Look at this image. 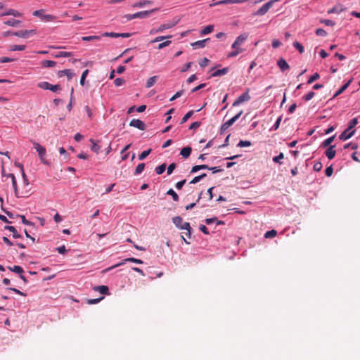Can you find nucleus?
Segmentation results:
<instances>
[{
	"label": "nucleus",
	"instance_id": "f257e3e1",
	"mask_svg": "<svg viewBox=\"0 0 360 360\" xmlns=\"http://www.w3.org/2000/svg\"><path fill=\"white\" fill-rule=\"evenodd\" d=\"M248 38V33H243L239 35L235 41L231 45V48L233 49V51L228 54L229 58H233L238 56L239 53H242L244 50L240 47Z\"/></svg>",
	"mask_w": 360,
	"mask_h": 360
},
{
	"label": "nucleus",
	"instance_id": "f03ea898",
	"mask_svg": "<svg viewBox=\"0 0 360 360\" xmlns=\"http://www.w3.org/2000/svg\"><path fill=\"white\" fill-rule=\"evenodd\" d=\"M157 9H152L150 11H140L137 12L134 14H127L124 15V18L127 20H131L134 18H146L149 17L150 14L155 12Z\"/></svg>",
	"mask_w": 360,
	"mask_h": 360
},
{
	"label": "nucleus",
	"instance_id": "7ed1b4c3",
	"mask_svg": "<svg viewBox=\"0 0 360 360\" xmlns=\"http://www.w3.org/2000/svg\"><path fill=\"white\" fill-rule=\"evenodd\" d=\"M32 143H33L34 148L36 149V150L37 151V153L39 154L41 162L44 165H49V162L45 158V155H46V148L36 141H33Z\"/></svg>",
	"mask_w": 360,
	"mask_h": 360
},
{
	"label": "nucleus",
	"instance_id": "20e7f679",
	"mask_svg": "<svg viewBox=\"0 0 360 360\" xmlns=\"http://www.w3.org/2000/svg\"><path fill=\"white\" fill-rule=\"evenodd\" d=\"M44 10H37L33 12V15L39 17L42 20L50 22L56 20V16L50 14H44Z\"/></svg>",
	"mask_w": 360,
	"mask_h": 360
},
{
	"label": "nucleus",
	"instance_id": "39448f33",
	"mask_svg": "<svg viewBox=\"0 0 360 360\" xmlns=\"http://www.w3.org/2000/svg\"><path fill=\"white\" fill-rule=\"evenodd\" d=\"M172 221L175 226L179 229H191L190 224L188 222L183 223V219L181 217L176 216L172 218Z\"/></svg>",
	"mask_w": 360,
	"mask_h": 360
},
{
	"label": "nucleus",
	"instance_id": "423d86ee",
	"mask_svg": "<svg viewBox=\"0 0 360 360\" xmlns=\"http://www.w3.org/2000/svg\"><path fill=\"white\" fill-rule=\"evenodd\" d=\"M38 86L43 89L51 90L53 92H56L61 89V86L59 84L53 85L47 82H42L38 84Z\"/></svg>",
	"mask_w": 360,
	"mask_h": 360
},
{
	"label": "nucleus",
	"instance_id": "0eeeda50",
	"mask_svg": "<svg viewBox=\"0 0 360 360\" xmlns=\"http://www.w3.org/2000/svg\"><path fill=\"white\" fill-rule=\"evenodd\" d=\"M176 22H169L161 25L158 28H153L150 30V34H155L159 32H163L165 30L170 29L173 27Z\"/></svg>",
	"mask_w": 360,
	"mask_h": 360
},
{
	"label": "nucleus",
	"instance_id": "6e6552de",
	"mask_svg": "<svg viewBox=\"0 0 360 360\" xmlns=\"http://www.w3.org/2000/svg\"><path fill=\"white\" fill-rule=\"evenodd\" d=\"M278 0H270L265 4H264L256 13L255 15H263L268 12V11L272 7L273 4Z\"/></svg>",
	"mask_w": 360,
	"mask_h": 360
},
{
	"label": "nucleus",
	"instance_id": "1a4fd4ad",
	"mask_svg": "<svg viewBox=\"0 0 360 360\" xmlns=\"http://www.w3.org/2000/svg\"><path fill=\"white\" fill-rule=\"evenodd\" d=\"M129 126L137 128L142 131L145 130L146 128L145 123L139 119L131 120V122H129Z\"/></svg>",
	"mask_w": 360,
	"mask_h": 360
},
{
	"label": "nucleus",
	"instance_id": "9d476101",
	"mask_svg": "<svg viewBox=\"0 0 360 360\" xmlns=\"http://www.w3.org/2000/svg\"><path fill=\"white\" fill-rule=\"evenodd\" d=\"M36 32L34 30H20L18 32H13L12 33V35L16 36L21 38H27L30 34H35Z\"/></svg>",
	"mask_w": 360,
	"mask_h": 360
},
{
	"label": "nucleus",
	"instance_id": "9b49d317",
	"mask_svg": "<svg viewBox=\"0 0 360 360\" xmlns=\"http://www.w3.org/2000/svg\"><path fill=\"white\" fill-rule=\"evenodd\" d=\"M250 99V96L248 94V91H246L241 94L233 103V106H236L240 105V103L248 101Z\"/></svg>",
	"mask_w": 360,
	"mask_h": 360
},
{
	"label": "nucleus",
	"instance_id": "f8f14e48",
	"mask_svg": "<svg viewBox=\"0 0 360 360\" xmlns=\"http://www.w3.org/2000/svg\"><path fill=\"white\" fill-rule=\"evenodd\" d=\"M7 176L10 177L12 180L11 184L14 190L15 195L16 198H23L25 197V195H20L18 190V186H17V181L15 177V175L13 174H8Z\"/></svg>",
	"mask_w": 360,
	"mask_h": 360
},
{
	"label": "nucleus",
	"instance_id": "ddd939ff",
	"mask_svg": "<svg viewBox=\"0 0 360 360\" xmlns=\"http://www.w3.org/2000/svg\"><path fill=\"white\" fill-rule=\"evenodd\" d=\"M126 262H133V263H136V264H143V261L141 259L134 258V257H129V258L124 259L122 262L112 266L108 269L110 270V269H112L117 266H120L124 264Z\"/></svg>",
	"mask_w": 360,
	"mask_h": 360
},
{
	"label": "nucleus",
	"instance_id": "4468645a",
	"mask_svg": "<svg viewBox=\"0 0 360 360\" xmlns=\"http://www.w3.org/2000/svg\"><path fill=\"white\" fill-rule=\"evenodd\" d=\"M74 75L73 72L71 70L67 69L63 70H60L58 72V77H62L63 76H67L68 80H70Z\"/></svg>",
	"mask_w": 360,
	"mask_h": 360
},
{
	"label": "nucleus",
	"instance_id": "2eb2a0df",
	"mask_svg": "<svg viewBox=\"0 0 360 360\" xmlns=\"http://www.w3.org/2000/svg\"><path fill=\"white\" fill-rule=\"evenodd\" d=\"M277 64L282 72L285 71L290 68L288 63L283 58H280Z\"/></svg>",
	"mask_w": 360,
	"mask_h": 360
},
{
	"label": "nucleus",
	"instance_id": "dca6fc26",
	"mask_svg": "<svg viewBox=\"0 0 360 360\" xmlns=\"http://www.w3.org/2000/svg\"><path fill=\"white\" fill-rule=\"evenodd\" d=\"M5 15H13L14 17H20L22 15V13L18 12L17 10L14 9H8L6 12L2 13L1 16H5Z\"/></svg>",
	"mask_w": 360,
	"mask_h": 360
},
{
	"label": "nucleus",
	"instance_id": "f3484780",
	"mask_svg": "<svg viewBox=\"0 0 360 360\" xmlns=\"http://www.w3.org/2000/svg\"><path fill=\"white\" fill-rule=\"evenodd\" d=\"M191 151H192L191 147H190V146L184 147L181 149V150L180 152V155L184 158H188L190 156Z\"/></svg>",
	"mask_w": 360,
	"mask_h": 360
},
{
	"label": "nucleus",
	"instance_id": "a211bd4d",
	"mask_svg": "<svg viewBox=\"0 0 360 360\" xmlns=\"http://www.w3.org/2000/svg\"><path fill=\"white\" fill-rule=\"evenodd\" d=\"M355 132V130H353L352 131H344L339 136L340 139L341 140H347L349 139V138H351L354 134Z\"/></svg>",
	"mask_w": 360,
	"mask_h": 360
},
{
	"label": "nucleus",
	"instance_id": "6ab92c4d",
	"mask_svg": "<svg viewBox=\"0 0 360 360\" xmlns=\"http://www.w3.org/2000/svg\"><path fill=\"white\" fill-rule=\"evenodd\" d=\"M95 291L99 292L103 295H106L108 293L109 289L106 285H98L94 288Z\"/></svg>",
	"mask_w": 360,
	"mask_h": 360
},
{
	"label": "nucleus",
	"instance_id": "aec40b11",
	"mask_svg": "<svg viewBox=\"0 0 360 360\" xmlns=\"http://www.w3.org/2000/svg\"><path fill=\"white\" fill-rule=\"evenodd\" d=\"M352 82V79H349L345 84H344L341 88H340L334 94L333 98H335L340 95L343 91H345L347 87L349 86V84Z\"/></svg>",
	"mask_w": 360,
	"mask_h": 360
},
{
	"label": "nucleus",
	"instance_id": "412c9836",
	"mask_svg": "<svg viewBox=\"0 0 360 360\" xmlns=\"http://www.w3.org/2000/svg\"><path fill=\"white\" fill-rule=\"evenodd\" d=\"M333 148L334 146H330L326 151V155L329 160H332L335 155L336 152Z\"/></svg>",
	"mask_w": 360,
	"mask_h": 360
},
{
	"label": "nucleus",
	"instance_id": "4be33fe9",
	"mask_svg": "<svg viewBox=\"0 0 360 360\" xmlns=\"http://www.w3.org/2000/svg\"><path fill=\"white\" fill-rule=\"evenodd\" d=\"M228 71H229L228 68H224L221 70H217L214 71L213 73H212L211 76L212 77H219V76L224 75L228 72Z\"/></svg>",
	"mask_w": 360,
	"mask_h": 360
},
{
	"label": "nucleus",
	"instance_id": "5701e85b",
	"mask_svg": "<svg viewBox=\"0 0 360 360\" xmlns=\"http://www.w3.org/2000/svg\"><path fill=\"white\" fill-rule=\"evenodd\" d=\"M5 229H7L12 232L14 238H21V236L18 233L15 228L13 226H6Z\"/></svg>",
	"mask_w": 360,
	"mask_h": 360
},
{
	"label": "nucleus",
	"instance_id": "b1692460",
	"mask_svg": "<svg viewBox=\"0 0 360 360\" xmlns=\"http://www.w3.org/2000/svg\"><path fill=\"white\" fill-rule=\"evenodd\" d=\"M209 39H203V40H199L194 43L191 44V46L195 49L197 48H202L205 46V43L207 41H208Z\"/></svg>",
	"mask_w": 360,
	"mask_h": 360
},
{
	"label": "nucleus",
	"instance_id": "393cba45",
	"mask_svg": "<svg viewBox=\"0 0 360 360\" xmlns=\"http://www.w3.org/2000/svg\"><path fill=\"white\" fill-rule=\"evenodd\" d=\"M21 23V21L15 19H11L4 22V24L11 27H18Z\"/></svg>",
	"mask_w": 360,
	"mask_h": 360
},
{
	"label": "nucleus",
	"instance_id": "a878e982",
	"mask_svg": "<svg viewBox=\"0 0 360 360\" xmlns=\"http://www.w3.org/2000/svg\"><path fill=\"white\" fill-rule=\"evenodd\" d=\"M56 65V62L53 60H44L41 61V66L44 68H53Z\"/></svg>",
	"mask_w": 360,
	"mask_h": 360
},
{
	"label": "nucleus",
	"instance_id": "bb28decb",
	"mask_svg": "<svg viewBox=\"0 0 360 360\" xmlns=\"http://www.w3.org/2000/svg\"><path fill=\"white\" fill-rule=\"evenodd\" d=\"M243 114V110H240L237 115L226 122V124L231 127Z\"/></svg>",
	"mask_w": 360,
	"mask_h": 360
},
{
	"label": "nucleus",
	"instance_id": "cd10ccee",
	"mask_svg": "<svg viewBox=\"0 0 360 360\" xmlns=\"http://www.w3.org/2000/svg\"><path fill=\"white\" fill-rule=\"evenodd\" d=\"M151 4H152V1H150L143 0V1H140L139 2L135 3L134 4H133L132 6L134 8H136V7L141 8V7L146 6V5H149Z\"/></svg>",
	"mask_w": 360,
	"mask_h": 360
},
{
	"label": "nucleus",
	"instance_id": "c85d7f7f",
	"mask_svg": "<svg viewBox=\"0 0 360 360\" xmlns=\"http://www.w3.org/2000/svg\"><path fill=\"white\" fill-rule=\"evenodd\" d=\"M8 269L11 271L19 274V276L24 273L23 269L20 266H13V267L8 266Z\"/></svg>",
	"mask_w": 360,
	"mask_h": 360
},
{
	"label": "nucleus",
	"instance_id": "c756f323",
	"mask_svg": "<svg viewBox=\"0 0 360 360\" xmlns=\"http://www.w3.org/2000/svg\"><path fill=\"white\" fill-rule=\"evenodd\" d=\"M167 194L169 195H171L172 197V199L175 202H178L179 200V195L176 194V193L172 189L170 188L167 191Z\"/></svg>",
	"mask_w": 360,
	"mask_h": 360
},
{
	"label": "nucleus",
	"instance_id": "7c9ffc66",
	"mask_svg": "<svg viewBox=\"0 0 360 360\" xmlns=\"http://www.w3.org/2000/svg\"><path fill=\"white\" fill-rule=\"evenodd\" d=\"M207 168H209V167L207 165H195L192 167L191 173L197 172L198 171H199L200 169H205Z\"/></svg>",
	"mask_w": 360,
	"mask_h": 360
},
{
	"label": "nucleus",
	"instance_id": "2f4dec72",
	"mask_svg": "<svg viewBox=\"0 0 360 360\" xmlns=\"http://www.w3.org/2000/svg\"><path fill=\"white\" fill-rule=\"evenodd\" d=\"M102 36L98 35H94V36H86V37H82V41H94V40H100Z\"/></svg>",
	"mask_w": 360,
	"mask_h": 360
},
{
	"label": "nucleus",
	"instance_id": "473e14b6",
	"mask_svg": "<svg viewBox=\"0 0 360 360\" xmlns=\"http://www.w3.org/2000/svg\"><path fill=\"white\" fill-rule=\"evenodd\" d=\"M157 80V76H153L150 77L146 82V88H150L154 85V84L156 82Z\"/></svg>",
	"mask_w": 360,
	"mask_h": 360
},
{
	"label": "nucleus",
	"instance_id": "72a5a7b5",
	"mask_svg": "<svg viewBox=\"0 0 360 360\" xmlns=\"http://www.w3.org/2000/svg\"><path fill=\"white\" fill-rule=\"evenodd\" d=\"M213 29H214V26L213 25H207L206 27H205L202 30H201V34H210V32H212L213 31Z\"/></svg>",
	"mask_w": 360,
	"mask_h": 360
},
{
	"label": "nucleus",
	"instance_id": "f704fd0d",
	"mask_svg": "<svg viewBox=\"0 0 360 360\" xmlns=\"http://www.w3.org/2000/svg\"><path fill=\"white\" fill-rule=\"evenodd\" d=\"M335 136H333L331 137H329L328 139L324 140L323 143H321V146L323 148H326L330 145V143L334 141Z\"/></svg>",
	"mask_w": 360,
	"mask_h": 360
},
{
	"label": "nucleus",
	"instance_id": "c9c22d12",
	"mask_svg": "<svg viewBox=\"0 0 360 360\" xmlns=\"http://www.w3.org/2000/svg\"><path fill=\"white\" fill-rule=\"evenodd\" d=\"M276 235H277V231L276 230L273 229V230L266 231L264 234V237L266 238H271L275 237Z\"/></svg>",
	"mask_w": 360,
	"mask_h": 360
},
{
	"label": "nucleus",
	"instance_id": "e433bc0d",
	"mask_svg": "<svg viewBox=\"0 0 360 360\" xmlns=\"http://www.w3.org/2000/svg\"><path fill=\"white\" fill-rule=\"evenodd\" d=\"M165 169H166V164L163 163L161 165H160L155 168V172L158 174H162L165 172Z\"/></svg>",
	"mask_w": 360,
	"mask_h": 360
},
{
	"label": "nucleus",
	"instance_id": "4c0bfd02",
	"mask_svg": "<svg viewBox=\"0 0 360 360\" xmlns=\"http://www.w3.org/2000/svg\"><path fill=\"white\" fill-rule=\"evenodd\" d=\"M194 113L193 110L188 111L182 118L181 124L185 123Z\"/></svg>",
	"mask_w": 360,
	"mask_h": 360
},
{
	"label": "nucleus",
	"instance_id": "58836bf2",
	"mask_svg": "<svg viewBox=\"0 0 360 360\" xmlns=\"http://www.w3.org/2000/svg\"><path fill=\"white\" fill-rule=\"evenodd\" d=\"M91 142L92 143V146L91 147V149L98 153L101 149V147L92 139H91Z\"/></svg>",
	"mask_w": 360,
	"mask_h": 360
},
{
	"label": "nucleus",
	"instance_id": "ea45409f",
	"mask_svg": "<svg viewBox=\"0 0 360 360\" xmlns=\"http://www.w3.org/2000/svg\"><path fill=\"white\" fill-rule=\"evenodd\" d=\"M25 48L26 46L25 45H13L11 46L10 51H23Z\"/></svg>",
	"mask_w": 360,
	"mask_h": 360
},
{
	"label": "nucleus",
	"instance_id": "a19ab883",
	"mask_svg": "<svg viewBox=\"0 0 360 360\" xmlns=\"http://www.w3.org/2000/svg\"><path fill=\"white\" fill-rule=\"evenodd\" d=\"M151 149H148L147 150H144L139 155V159L140 160H142L143 159H145L150 153H151Z\"/></svg>",
	"mask_w": 360,
	"mask_h": 360
},
{
	"label": "nucleus",
	"instance_id": "79ce46f5",
	"mask_svg": "<svg viewBox=\"0 0 360 360\" xmlns=\"http://www.w3.org/2000/svg\"><path fill=\"white\" fill-rule=\"evenodd\" d=\"M144 168H145L144 163H141V164L138 165L136 168V170H135V174H141L143 172V170L144 169Z\"/></svg>",
	"mask_w": 360,
	"mask_h": 360
},
{
	"label": "nucleus",
	"instance_id": "37998d69",
	"mask_svg": "<svg viewBox=\"0 0 360 360\" xmlns=\"http://www.w3.org/2000/svg\"><path fill=\"white\" fill-rule=\"evenodd\" d=\"M172 35H168V36H159V37H157L155 39H153V41H151V43H155V42H158V41H160L165 39H170L172 38Z\"/></svg>",
	"mask_w": 360,
	"mask_h": 360
},
{
	"label": "nucleus",
	"instance_id": "c03bdc74",
	"mask_svg": "<svg viewBox=\"0 0 360 360\" xmlns=\"http://www.w3.org/2000/svg\"><path fill=\"white\" fill-rule=\"evenodd\" d=\"M293 46L295 49H297L299 51L300 53L304 52V47L300 43L295 41L293 43Z\"/></svg>",
	"mask_w": 360,
	"mask_h": 360
},
{
	"label": "nucleus",
	"instance_id": "a18cd8bd",
	"mask_svg": "<svg viewBox=\"0 0 360 360\" xmlns=\"http://www.w3.org/2000/svg\"><path fill=\"white\" fill-rule=\"evenodd\" d=\"M284 158V154L283 153H281L278 156L273 158V161L276 163L281 164V160Z\"/></svg>",
	"mask_w": 360,
	"mask_h": 360
},
{
	"label": "nucleus",
	"instance_id": "49530a36",
	"mask_svg": "<svg viewBox=\"0 0 360 360\" xmlns=\"http://www.w3.org/2000/svg\"><path fill=\"white\" fill-rule=\"evenodd\" d=\"M89 73V70H85L82 74V77H81V79H80V84L82 86H84V80L87 76Z\"/></svg>",
	"mask_w": 360,
	"mask_h": 360
},
{
	"label": "nucleus",
	"instance_id": "de8ad7c7",
	"mask_svg": "<svg viewBox=\"0 0 360 360\" xmlns=\"http://www.w3.org/2000/svg\"><path fill=\"white\" fill-rule=\"evenodd\" d=\"M315 95V93L313 92V91H309L308 92L306 95H304L303 96V99L305 101H308L309 100H311Z\"/></svg>",
	"mask_w": 360,
	"mask_h": 360
},
{
	"label": "nucleus",
	"instance_id": "09e8293b",
	"mask_svg": "<svg viewBox=\"0 0 360 360\" xmlns=\"http://www.w3.org/2000/svg\"><path fill=\"white\" fill-rule=\"evenodd\" d=\"M343 11L342 8H338L337 6H334L331 9L328 10V13H340Z\"/></svg>",
	"mask_w": 360,
	"mask_h": 360
},
{
	"label": "nucleus",
	"instance_id": "8fccbe9b",
	"mask_svg": "<svg viewBox=\"0 0 360 360\" xmlns=\"http://www.w3.org/2000/svg\"><path fill=\"white\" fill-rule=\"evenodd\" d=\"M319 77H320L318 73H315L312 76L310 77V78L308 79L307 83L311 84L314 82H315L316 80H317L318 79H319Z\"/></svg>",
	"mask_w": 360,
	"mask_h": 360
},
{
	"label": "nucleus",
	"instance_id": "3c124183",
	"mask_svg": "<svg viewBox=\"0 0 360 360\" xmlns=\"http://www.w3.org/2000/svg\"><path fill=\"white\" fill-rule=\"evenodd\" d=\"M102 37H114L117 38L119 37V33L115 32H104L101 35Z\"/></svg>",
	"mask_w": 360,
	"mask_h": 360
},
{
	"label": "nucleus",
	"instance_id": "603ef678",
	"mask_svg": "<svg viewBox=\"0 0 360 360\" xmlns=\"http://www.w3.org/2000/svg\"><path fill=\"white\" fill-rule=\"evenodd\" d=\"M251 146V142L250 141H240L238 143V147H248Z\"/></svg>",
	"mask_w": 360,
	"mask_h": 360
},
{
	"label": "nucleus",
	"instance_id": "864d4df0",
	"mask_svg": "<svg viewBox=\"0 0 360 360\" xmlns=\"http://www.w3.org/2000/svg\"><path fill=\"white\" fill-rule=\"evenodd\" d=\"M184 94V91L183 90H181V91H177L170 99L169 101H173L174 100H176V98L181 97Z\"/></svg>",
	"mask_w": 360,
	"mask_h": 360
},
{
	"label": "nucleus",
	"instance_id": "5fc2aeb1",
	"mask_svg": "<svg viewBox=\"0 0 360 360\" xmlns=\"http://www.w3.org/2000/svg\"><path fill=\"white\" fill-rule=\"evenodd\" d=\"M104 298V297H101L98 299H89L87 300V303L89 304H94L98 303L101 300H102Z\"/></svg>",
	"mask_w": 360,
	"mask_h": 360
},
{
	"label": "nucleus",
	"instance_id": "6e6d98bb",
	"mask_svg": "<svg viewBox=\"0 0 360 360\" xmlns=\"http://www.w3.org/2000/svg\"><path fill=\"white\" fill-rule=\"evenodd\" d=\"M209 62V59H207V58H204L200 61H199V65L201 68H205L208 65Z\"/></svg>",
	"mask_w": 360,
	"mask_h": 360
},
{
	"label": "nucleus",
	"instance_id": "4d7b16f0",
	"mask_svg": "<svg viewBox=\"0 0 360 360\" xmlns=\"http://www.w3.org/2000/svg\"><path fill=\"white\" fill-rule=\"evenodd\" d=\"M313 169L316 172H320L322 169V163L321 162H316L314 165Z\"/></svg>",
	"mask_w": 360,
	"mask_h": 360
},
{
	"label": "nucleus",
	"instance_id": "13d9d810",
	"mask_svg": "<svg viewBox=\"0 0 360 360\" xmlns=\"http://www.w3.org/2000/svg\"><path fill=\"white\" fill-rule=\"evenodd\" d=\"M316 35L321 37H326L327 35V32L323 29L321 28L317 29L316 30Z\"/></svg>",
	"mask_w": 360,
	"mask_h": 360
},
{
	"label": "nucleus",
	"instance_id": "bf43d9fd",
	"mask_svg": "<svg viewBox=\"0 0 360 360\" xmlns=\"http://www.w3.org/2000/svg\"><path fill=\"white\" fill-rule=\"evenodd\" d=\"M72 53L71 52L61 51L56 57H69L71 56Z\"/></svg>",
	"mask_w": 360,
	"mask_h": 360
},
{
	"label": "nucleus",
	"instance_id": "052dcab7",
	"mask_svg": "<svg viewBox=\"0 0 360 360\" xmlns=\"http://www.w3.org/2000/svg\"><path fill=\"white\" fill-rule=\"evenodd\" d=\"M333 168L332 165L328 167L326 169L325 173L327 176H328V177L331 176V175L333 174Z\"/></svg>",
	"mask_w": 360,
	"mask_h": 360
},
{
	"label": "nucleus",
	"instance_id": "680f3d73",
	"mask_svg": "<svg viewBox=\"0 0 360 360\" xmlns=\"http://www.w3.org/2000/svg\"><path fill=\"white\" fill-rule=\"evenodd\" d=\"M176 168V164L175 163H172L169 165V167H167V174L169 175L171 174L173 171L174 170V169Z\"/></svg>",
	"mask_w": 360,
	"mask_h": 360
},
{
	"label": "nucleus",
	"instance_id": "e2e57ef3",
	"mask_svg": "<svg viewBox=\"0 0 360 360\" xmlns=\"http://www.w3.org/2000/svg\"><path fill=\"white\" fill-rule=\"evenodd\" d=\"M344 148H351L352 150H356L358 148V145H357V143H349L345 145Z\"/></svg>",
	"mask_w": 360,
	"mask_h": 360
},
{
	"label": "nucleus",
	"instance_id": "0e129e2a",
	"mask_svg": "<svg viewBox=\"0 0 360 360\" xmlns=\"http://www.w3.org/2000/svg\"><path fill=\"white\" fill-rule=\"evenodd\" d=\"M321 22L325 24L327 26H333L335 25V22L333 21L328 19L321 20Z\"/></svg>",
	"mask_w": 360,
	"mask_h": 360
},
{
	"label": "nucleus",
	"instance_id": "69168bd1",
	"mask_svg": "<svg viewBox=\"0 0 360 360\" xmlns=\"http://www.w3.org/2000/svg\"><path fill=\"white\" fill-rule=\"evenodd\" d=\"M170 44H171V41H169V40L165 41H164L162 43L159 44L158 46V49H162L169 46Z\"/></svg>",
	"mask_w": 360,
	"mask_h": 360
},
{
	"label": "nucleus",
	"instance_id": "338daca9",
	"mask_svg": "<svg viewBox=\"0 0 360 360\" xmlns=\"http://www.w3.org/2000/svg\"><path fill=\"white\" fill-rule=\"evenodd\" d=\"M282 120V116H280L277 120L276 121L274 127H273V129L274 130H277L278 128H279V126H280V124H281V122Z\"/></svg>",
	"mask_w": 360,
	"mask_h": 360
},
{
	"label": "nucleus",
	"instance_id": "774afa93",
	"mask_svg": "<svg viewBox=\"0 0 360 360\" xmlns=\"http://www.w3.org/2000/svg\"><path fill=\"white\" fill-rule=\"evenodd\" d=\"M114 83L116 86H119L124 83V79L122 78H117L115 79Z\"/></svg>",
	"mask_w": 360,
	"mask_h": 360
}]
</instances>
